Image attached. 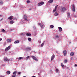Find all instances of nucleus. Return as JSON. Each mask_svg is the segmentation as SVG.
Returning <instances> with one entry per match:
<instances>
[{
  "label": "nucleus",
  "mask_w": 77,
  "mask_h": 77,
  "mask_svg": "<svg viewBox=\"0 0 77 77\" xmlns=\"http://www.w3.org/2000/svg\"><path fill=\"white\" fill-rule=\"evenodd\" d=\"M44 3V2H40L38 3V6H41V5H42Z\"/></svg>",
  "instance_id": "nucleus-1"
},
{
  "label": "nucleus",
  "mask_w": 77,
  "mask_h": 77,
  "mask_svg": "<svg viewBox=\"0 0 77 77\" xmlns=\"http://www.w3.org/2000/svg\"><path fill=\"white\" fill-rule=\"evenodd\" d=\"M17 72V71H15L13 72V75H12V77H16V73Z\"/></svg>",
  "instance_id": "nucleus-2"
},
{
  "label": "nucleus",
  "mask_w": 77,
  "mask_h": 77,
  "mask_svg": "<svg viewBox=\"0 0 77 77\" xmlns=\"http://www.w3.org/2000/svg\"><path fill=\"white\" fill-rule=\"evenodd\" d=\"M31 57L32 58H33L34 60L35 61H38V60L36 59V58L34 56H32Z\"/></svg>",
  "instance_id": "nucleus-3"
},
{
  "label": "nucleus",
  "mask_w": 77,
  "mask_h": 77,
  "mask_svg": "<svg viewBox=\"0 0 77 77\" xmlns=\"http://www.w3.org/2000/svg\"><path fill=\"white\" fill-rule=\"evenodd\" d=\"M10 48H11V46H9L7 47L5 50V51H8V50H9L10 49Z\"/></svg>",
  "instance_id": "nucleus-4"
},
{
  "label": "nucleus",
  "mask_w": 77,
  "mask_h": 77,
  "mask_svg": "<svg viewBox=\"0 0 77 77\" xmlns=\"http://www.w3.org/2000/svg\"><path fill=\"white\" fill-rule=\"evenodd\" d=\"M23 19L24 20H27V17L26 15H24L23 16Z\"/></svg>",
  "instance_id": "nucleus-5"
},
{
  "label": "nucleus",
  "mask_w": 77,
  "mask_h": 77,
  "mask_svg": "<svg viewBox=\"0 0 77 77\" xmlns=\"http://www.w3.org/2000/svg\"><path fill=\"white\" fill-rule=\"evenodd\" d=\"M61 12H65V11H66V8H65L63 7L61 9Z\"/></svg>",
  "instance_id": "nucleus-6"
},
{
  "label": "nucleus",
  "mask_w": 77,
  "mask_h": 77,
  "mask_svg": "<svg viewBox=\"0 0 77 77\" xmlns=\"http://www.w3.org/2000/svg\"><path fill=\"white\" fill-rule=\"evenodd\" d=\"M67 52H66V51L65 50L63 51V56H65L66 55Z\"/></svg>",
  "instance_id": "nucleus-7"
},
{
  "label": "nucleus",
  "mask_w": 77,
  "mask_h": 77,
  "mask_svg": "<svg viewBox=\"0 0 77 77\" xmlns=\"http://www.w3.org/2000/svg\"><path fill=\"white\" fill-rule=\"evenodd\" d=\"M13 18H14V17L12 16H10L8 18V19L9 20H12Z\"/></svg>",
  "instance_id": "nucleus-8"
},
{
  "label": "nucleus",
  "mask_w": 77,
  "mask_h": 77,
  "mask_svg": "<svg viewBox=\"0 0 77 77\" xmlns=\"http://www.w3.org/2000/svg\"><path fill=\"white\" fill-rule=\"evenodd\" d=\"M72 11H73L74 12H75V6H74V5H73L72 6Z\"/></svg>",
  "instance_id": "nucleus-9"
},
{
  "label": "nucleus",
  "mask_w": 77,
  "mask_h": 77,
  "mask_svg": "<svg viewBox=\"0 0 77 77\" xmlns=\"http://www.w3.org/2000/svg\"><path fill=\"white\" fill-rule=\"evenodd\" d=\"M38 25H40V26L41 27V28H42V29H43V28H44V26H43V25L41 23H38Z\"/></svg>",
  "instance_id": "nucleus-10"
},
{
  "label": "nucleus",
  "mask_w": 77,
  "mask_h": 77,
  "mask_svg": "<svg viewBox=\"0 0 77 77\" xmlns=\"http://www.w3.org/2000/svg\"><path fill=\"white\" fill-rule=\"evenodd\" d=\"M58 29H59V32H62V28L61 27H59Z\"/></svg>",
  "instance_id": "nucleus-11"
},
{
  "label": "nucleus",
  "mask_w": 77,
  "mask_h": 77,
  "mask_svg": "<svg viewBox=\"0 0 77 77\" xmlns=\"http://www.w3.org/2000/svg\"><path fill=\"white\" fill-rule=\"evenodd\" d=\"M20 42L19 40H17L14 42V44H18Z\"/></svg>",
  "instance_id": "nucleus-12"
},
{
  "label": "nucleus",
  "mask_w": 77,
  "mask_h": 77,
  "mask_svg": "<svg viewBox=\"0 0 77 77\" xmlns=\"http://www.w3.org/2000/svg\"><path fill=\"white\" fill-rule=\"evenodd\" d=\"M70 55L71 56H73L74 55V53L72 52L70 53Z\"/></svg>",
  "instance_id": "nucleus-13"
},
{
  "label": "nucleus",
  "mask_w": 77,
  "mask_h": 77,
  "mask_svg": "<svg viewBox=\"0 0 77 77\" xmlns=\"http://www.w3.org/2000/svg\"><path fill=\"white\" fill-rule=\"evenodd\" d=\"M54 59V55H52V56L51 57V60H53Z\"/></svg>",
  "instance_id": "nucleus-14"
},
{
  "label": "nucleus",
  "mask_w": 77,
  "mask_h": 77,
  "mask_svg": "<svg viewBox=\"0 0 77 77\" xmlns=\"http://www.w3.org/2000/svg\"><path fill=\"white\" fill-rule=\"evenodd\" d=\"M26 35H27V36H31V34L30 33H27L26 34Z\"/></svg>",
  "instance_id": "nucleus-15"
},
{
  "label": "nucleus",
  "mask_w": 77,
  "mask_h": 77,
  "mask_svg": "<svg viewBox=\"0 0 77 77\" xmlns=\"http://www.w3.org/2000/svg\"><path fill=\"white\" fill-rule=\"evenodd\" d=\"M4 60L5 61H9V60H8V58H5L4 59Z\"/></svg>",
  "instance_id": "nucleus-16"
},
{
  "label": "nucleus",
  "mask_w": 77,
  "mask_h": 77,
  "mask_svg": "<svg viewBox=\"0 0 77 77\" xmlns=\"http://www.w3.org/2000/svg\"><path fill=\"white\" fill-rule=\"evenodd\" d=\"M7 41L8 42H11V39H7Z\"/></svg>",
  "instance_id": "nucleus-17"
},
{
  "label": "nucleus",
  "mask_w": 77,
  "mask_h": 77,
  "mask_svg": "<svg viewBox=\"0 0 77 77\" xmlns=\"http://www.w3.org/2000/svg\"><path fill=\"white\" fill-rule=\"evenodd\" d=\"M53 2V0H50L48 1L49 3H51Z\"/></svg>",
  "instance_id": "nucleus-18"
},
{
  "label": "nucleus",
  "mask_w": 77,
  "mask_h": 77,
  "mask_svg": "<svg viewBox=\"0 0 77 77\" xmlns=\"http://www.w3.org/2000/svg\"><path fill=\"white\" fill-rule=\"evenodd\" d=\"M2 32H4V33H5L6 32V31L4 29H2Z\"/></svg>",
  "instance_id": "nucleus-19"
},
{
  "label": "nucleus",
  "mask_w": 77,
  "mask_h": 77,
  "mask_svg": "<svg viewBox=\"0 0 77 77\" xmlns=\"http://www.w3.org/2000/svg\"><path fill=\"white\" fill-rule=\"evenodd\" d=\"M10 73H11V72L10 71H7L6 72L7 74H8V75L10 74Z\"/></svg>",
  "instance_id": "nucleus-20"
},
{
  "label": "nucleus",
  "mask_w": 77,
  "mask_h": 77,
  "mask_svg": "<svg viewBox=\"0 0 77 77\" xmlns=\"http://www.w3.org/2000/svg\"><path fill=\"white\" fill-rule=\"evenodd\" d=\"M67 15L69 18H71V17H70V14H69V13H68Z\"/></svg>",
  "instance_id": "nucleus-21"
},
{
  "label": "nucleus",
  "mask_w": 77,
  "mask_h": 77,
  "mask_svg": "<svg viewBox=\"0 0 77 77\" xmlns=\"http://www.w3.org/2000/svg\"><path fill=\"white\" fill-rule=\"evenodd\" d=\"M14 23V21L13 20L10 21V23H11V24H13V23Z\"/></svg>",
  "instance_id": "nucleus-22"
},
{
  "label": "nucleus",
  "mask_w": 77,
  "mask_h": 77,
  "mask_svg": "<svg viewBox=\"0 0 77 77\" xmlns=\"http://www.w3.org/2000/svg\"><path fill=\"white\" fill-rule=\"evenodd\" d=\"M23 59V57H19L18 59V60H21V59Z\"/></svg>",
  "instance_id": "nucleus-23"
},
{
  "label": "nucleus",
  "mask_w": 77,
  "mask_h": 77,
  "mask_svg": "<svg viewBox=\"0 0 77 77\" xmlns=\"http://www.w3.org/2000/svg\"><path fill=\"white\" fill-rule=\"evenodd\" d=\"M26 50H31V48L30 47H27L26 48Z\"/></svg>",
  "instance_id": "nucleus-24"
},
{
  "label": "nucleus",
  "mask_w": 77,
  "mask_h": 77,
  "mask_svg": "<svg viewBox=\"0 0 77 77\" xmlns=\"http://www.w3.org/2000/svg\"><path fill=\"white\" fill-rule=\"evenodd\" d=\"M3 2L2 1H0V5H3Z\"/></svg>",
  "instance_id": "nucleus-25"
},
{
  "label": "nucleus",
  "mask_w": 77,
  "mask_h": 77,
  "mask_svg": "<svg viewBox=\"0 0 77 77\" xmlns=\"http://www.w3.org/2000/svg\"><path fill=\"white\" fill-rule=\"evenodd\" d=\"M20 35L21 36H24L25 34L24 33H22L20 34Z\"/></svg>",
  "instance_id": "nucleus-26"
},
{
  "label": "nucleus",
  "mask_w": 77,
  "mask_h": 77,
  "mask_svg": "<svg viewBox=\"0 0 77 77\" xmlns=\"http://www.w3.org/2000/svg\"><path fill=\"white\" fill-rule=\"evenodd\" d=\"M54 27V26L53 25H51L50 26V28L51 29L52 28H53Z\"/></svg>",
  "instance_id": "nucleus-27"
},
{
  "label": "nucleus",
  "mask_w": 77,
  "mask_h": 77,
  "mask_svg": "<svg viewBox=\"0 0 77 77\" xmlns=\"http://www.w3.org/2000/svg\"><path fill=\"white\" fill-rule=\"evenodd\" d=\"M58 15V14H57V12L55 13L54 14V15L55 16H57Z\"/></svg>",
  "instance_id": "nucleus-28"
},
{
  "label": "nucleus",
  "mask_w": 77,
  "mask_h": 77,
  "mask_svg": "<svg viewBox=\"0 0 77 77\" xmlns=\"http://www.w3.org/2000/svg\"><path fill=\"white\" fill-rule=\"evenodd\" d=\"M28 40L29 41H32V39L30 38H28Z\"/></svg>",
  "instance_id": "nucleus-29"
},
{
  "label": "nucleus",
  "mask_w": 77,
  "mask_h": 77,
  "mask_svg": "<svg viewBox=\"0 0 77 77\" xmlns=\"http://www.w3.org/2000/svg\"><path fill=\"white\" fill-rule=\"evenodd\" d=\"M61 66L62 67V68H63V67L64 66V65L63 64V63H61Z\"/></svg>",
  "instance_id": "nucleus-30"
},
{
  "label": "nucleus",
  "mask_w": 77,
  "mask_h": 77,
  "mask_svg": "<svg viewBox=\"0 0 77 77\" xmlns=\"http://www.w3.org/2000/svg\"><path fill=\"white\" fill-rule=\"evenodd\" d=\"M29 57H30V56H29L27 57L26 58V60H28V59H29Z\"/></svg>",
  "instance_id": "nucleus-31"
},
{
  "label": "nucleus",
  "mask_w": 77,
  "mask_h": 77,
  "mask_svg": "<svg viewBox=\"0 0 77 77\" xmlns=\"http://www.w3.org/2000/svg\"><path fill=\"white\" fill-rule=\"evenodd\" d=\"M26 2L27 3H30V1L29 0H27Z\"/></svg>",
  "instance_id": "nucleus-32"
},
{
  "label": "nucleus",
  "mask_w": 77,
  "mask_h": 77,
  "mask_svg": "<svg viewBox=\"0 0 77 77\" xmlns=\"http://www.w3.org/2000/svg\"><path fill=\"white\" fill-rule=\"evenodd\" d=\"M57 9H55V8L54 9V10L53 11V12H54L55 11H56Z\"/></svg>",
  "instance_id": "nucleus-33"
},
{
  "label": "nucleus",
  "mask_w": 77,
  "mask_h": 77,
  "mask_svg": "<svg viewBox=\"0 0 77 77\" xmlns=\"http://www.w3.org/2000/svg\"><path fill=\"white\" fill-rule=\"evenodd\" d=\"M64 62V63H66V62H68V60H65Z\"/></svg>",
  "instance_id": "nucleus-34"
},
{
  "label": "nucleus",
  "mask_w": 77,
  "mask_h": 77,
  "mask_svg": "<svg viewBox=\"0 0 77 77\" xmlns=\"http://www.w3.org/2000/svg\"><path fill=\"white\" fill-rule=\"evenodd\" d=\"M56 72H59V70L57 69H56Z\"/></svg>",
  "instance_id": "nucleus-35"
},
{
  "label": "nucleus",
  "mask_w": 77,
  "mask_h": 77,
  "mask_svg": "<svg viewBox=\"0 0 77 77\" xmlns=\"http://www.w3.org/2000/svg\"><path fill=\"white\" fill-rule=\"evenodd\" d=\"M55 38H59V36H58V35H56L55 36Z\"/></svg>",
  "instance_id": "nucleus-36"
},
{
  "label": "nucleus",
  "mask_w": 77,
  "mask_h": 77,
  "mask_svg": "<svg viewBox=\"0 0 77 77\" xmlns=\"http://www.w3.org/2000/svg\"><path fill=\"white\" fill-rule=\"evenodd\" d=\"M41 47H42L44 46V43H42L41 45Z\"/></svg>",
  "instance_id": "nucleus-37"
},
{
  "label": "nucleus",
  "mask_w": 77,
  "mask_h": 77,
  "mask_svg": "<svg viewBox=\"0 0 77 77\" xmlns=\"http://www.w3.org/2000/svg\"><path fill=\"white\" fill-rule=\"evenodd\" d=\"M57 5L56 6L55 8V9H57Z\"/></svg>",
  "instance_id": "nucleus-38"
},
{
  "label": "nucleus",
  "mask_w": 77,
  "mask_h": 77,
  "mask_svg": "<svg viewBox=\"0 0 77 77\" xmlns=\"http://www.w3.org/2000/svg\"><path fill=\"white\" fill-rule=\"evenodd\" d=\"M17 74H19V75H20V74H21V72H18Z\"/></svg>",
  "instance_id": "nucleus-39"
},
{
  "label": "nucleus",
  "mask_w": 77,
  "mask_h": 77,
  "mask_svg": "<svg viewBox=\"0 0 77 77\" xmlns=\"http://www.w3.org/2000/svg\"><path fill=\"white\" fill-rule=\"evenodd\" d=\"M13 20H16V18H14L13 19Z\"/></svg>",
  "instance_id": "nucleus-40"
},
{
  "label": "nucleus",
  "mask_w": 77,
  "mask_h": 77,
  "mask_svg": "<svg viewBox=\"0 0 77 77\" xmlns=\"http://www.w3.org/2000/svg\"><path fill=\"white\" fill-rule=\"evenodd\" d=\"M2 38H0V41H2Z\"/></svg>",
  "instance_id": "nucleus-41"
},
{
  "label": "nucleus",
  "mask_w": 77,
  "mask_h": 77,
  "mask_svg": "<svg viewBox=\"0 0 77 77\" xmlns=\"http://www.w3.org/2000/svg\"><path fill=\"white\" fill-rule=\"evenodd\" d=\"M0 77H4V76H3L2 75H1L0 76Z\"/></svg>",
  "instance_id": "nucleus-42"
},
{
  "label": "nucleus",
  "mask_w": 77,
  "mask_h": 77,
  "mask_svg": "<svg viewBox=\"0 0 77 77\" xmlns=\"http://www.w3.org/2000/svg\"><path fill=\"white\" fill-rule=\"evenodd\" d=\"M75 66H77V64H75Z\"/></svg>",
  "instance_id": "nucleus-43"
},
{
  "label": "nucleus",
  "mask_w": 77,
  "mask_h": 77,
  "mask_svg": "<svg viewBox=\"0 0 77 77\" xmlns=\"http://www.w3.org/2000/svg\"><path fill=\"white\" fill-rule=\"evenodd\" d=\"M38 42H39V43H40V42H41V40L38 41Z\"/></svg>",
  "instance_id": "nucleus-44"
},
{
  "label": "nucleus",
  "mask_w": 77,
  "mask_h": 77,
  "mask_svg": "<svg viewBox=\"0 0 77 77\" xmlns=\"http://www.w3.org/2000/svg\"><path fill=\"white\" fill-rule=\"evenodd\" d=\"M2 17V15H0V17Z\"/></svg>",
  "instance_id": "nucleus-45"
},
{
  "label": "nucleus",
  "mask_w": 77,
  "mask_h": 77,
  "mask_svg": "<svg viewBox=\"0 0 77 77\" xmlns=\"http://www.w3.org/2000/svg\"><path fill=\"white\" fill-rule=\"evenodd\" d=\"M6 45V43L4 44V45Z\"/></svg>",
  "instance_id": "nucleus-46"
},
{
  "label": "nucleus",
  "mask_w": 77,
  "mask_h": 77,
  "mask_svg": "<svg viewBox=\"0 0 77 77\" xmlns=\"http://www.w3.org/2000/svg\"><path fill=\"white\" fill-rule=\"evenodd\" d=\"M69 44H71V42H69Z\"/></svg>",
  "instance_id": "nucleus-47"
},
{
  "label": "nucleus",
  "mask_w": 77,
  "mask_h": 77,
  "mask_svg": "<svg viewBox=\"0 0 77 77\" xmlns=\"http://www.w3.org/2000/svg\"><path fill=\"white\" fill-rule=\"evenodd\" d=\"M31 8H30L29 9V10H31Z\"/></svg>",
  "instance_id": "nucleus-48"
},
{
  "label": "nucleus",
  "mask_w": 77,
  "mask_h": 77,
  "mask_svg": "<svg viewBox=\"0 0 77 77\" xmlns=\"http://www.w3.org/2000/svg\"><path fill=\"white\" fill-rule=\"evenodd\" d=\"M34 27H35V26H34Z\"/></svg>",
  "instance_id": "nucleus-49"
},
{
  "label": "nucleus",
  "mask_w": 77,
  "mask_h": 77,
  "mask_svg": "<svg viewBox=\"0 0 77 77\" xmlns=\"http://www.w3.org/2000/svg\"><path fill=\"white\" fill-rule=\"evenodd\" d=\"M38 74H39V73H38Z\"/></svg>",
  "instance_id": "nucleus-50"
},
{
  "label": "nucleus",
  "mask_w": 77,
  "mask_h": 77,
  "mask_svg": "<svg viewBox=\"0 0 77 77\" xmlns=\"http://www.w3.org/2000/svg\"><path fill=\"white\" fill-rule=\"evenodd\" d=\"M1 20H2V19H1Z\"/></svg>",
  "instance_id": "nucleus-51"
}]
</instances>
